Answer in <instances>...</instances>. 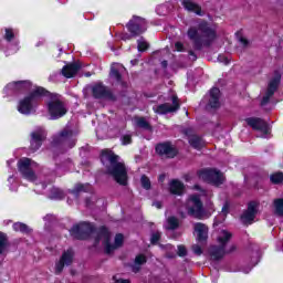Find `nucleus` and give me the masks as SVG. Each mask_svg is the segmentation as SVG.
<instances>
[{"label": "nucleus", "mask_w": 283, "mask_h": 283, "mask_svg": "<svg viewBox=\"0 0 283 283\" xmlns=\"http://www.w3.org/2000/svg\"><path fill=\"white\" fill-rule=\"evenodd\" d=\"M227 213H229V205L226 203L223 207H222V211H221V216H227Z\"/></svg>", "instance_id": "47"}, {"label": "nucleus", "mask_w": 283, "mask_h": 283, "mask_svg": "<svg viewBox=\"0 0 283 283\" xmlns=\"http://www.w3.org/2000/svg\"><path fill=\"white\" fill-rule=\"evenodd\" d=\"M42 96H45V88L41 86H34L31 90V93L19 102L18 112L24 116L34 114V112H36V107H39V101Z\"/></svg>", "instance_id": "4"}, {"label": "nucleus", "mask_w": 283, "mask_h": 283, "mask_svg": "<svg viewBox=\"0 0 283 283\" xmlns=\"http://www.w3.org/2000/svg\"><path fill=\"white\" fill-rule=\"evenodd\" d=\"M274 212L276 216H283V198L274 200Z\"/></svg>", "instance_id": "36"}, {"label": "nucleus", "mask_w": 283, "mask_h": 283, "mask_svg": "<svg viewBox=\"0 0 283 283\" xmlns=\"http://www.w3.org/2000/svg\"><path fill=\"white\" fill-rule=\"evenodd\" d=\"M156 151L165 158H174L177 154L176 148L169 143L159 144L156 146Z\"/></svg>", "instance_id": "21"}, {"label": "nucleus", "mask_w": 283, "mask_h": 283, "mask_svg": "<svg viewBox=\"0 0 283 283\" xmlns=\"http://www.w3.org/2000/svg\"><path fill=\"white\" fill-rule=\"evenodd\" d=\"M130 63H132V65H136L137 61L136 60H132Z\"/></svg>", "instance_id": "56"}, {"label": "nucleus", "mask_w": 283, "mask_h": 283, "mask_svg": "<svg viewBox=\"0 0 283 283\" xmlns=\"http://www.w3.org/2000/svg\"><path fill=\"white\" fill-rule=\"evenodd\" d=\"M193 235L197 242L205 243L209 239V227L202 222L193 223Z\"/></svg>", "instance_id": "16"}, {"label": "nucleus", "mask_w": 283, "mask_h": 283, "mask_svg": "<svg viewBox=\"0 0 283 283\" xmlns=\"http://www.w3.org/2000/svg\"><path fill=\"white\" fill-rule=\"evenodd\" d=\"M248 125L252 127L253 129H256L258 132H262L266 136L269 132H271V128L269 127V124L266 122L260 119V118H248L247 119Z\"/></svg>", "instance_id": "19"}, {"label": "nucleus", "mask_w": 283, "mask_h": 283, "mask_svg": "<svg viewBox=\"0 0 283 283\" xmlns=\"http://www.w3.org/2000/svg\"><path fill=\"white\" fill-rule=\"evenodd\" d=\"M34 86L30 81H17L7 84L4 87V93L7 96H13V94H19L20 92H32Z\"/></svg>", "instance_id": "10"}, {"label": "nucleus", "mask_w": 283, "mask_h": 283, "mask_svg": "<svg viewBox=\"0 0 283 283\" xmlns=\"http://www.w3.org/2000/svg\"><path fill=\"white\" fill-rule=\"evenodd\" d=\"M46 108L52 120L63 118L67 114V106L59 94H51L46 99Z\"/></svg>", "instance_id": "6"}, {"label": "nucleus", "mask_w": 283, "mask_h": 283, "mask_svg": "<svg viewBox=\"0 0 283 283\" xmlns=\"http://www.w3.org/2000/svg\"><path fill=\"white\" fill-rule=\"evenodd\" d=\"M74 261V251L72 249L66 250L60 261L55 264V273H61L65 266H70Z\"/></svg>", "instance_id": "18"}, {"label": "nucleus", "mask_w": 283, "mask_h": 283, "mask_svg": "<svg viewBox=\"0 0 283 283\" xmlns=\"http://www.w3.org/2000/svg\"><path fill=\"white\" fill-rule=\"evenodd\" d=\"M8 182H9V184L14 182V177H13V176L9 177V178H8Z\"/></svg>", "instance_id": "54"}, {"label": "nucleus", "mask_w": 283, "mask_h": 283, "mask_svg": "<svg viewBox=\"0 0 283 283\" xmlns=\"http://www.w3.org/2000/svg\"><path fill=\"white\" fill-rule=\"evenodd\" d=\"M189 59H190V61H196V59H198V56H196L192 51H189Z\"/></svg>", "instance_id": "51"}, {"label": "nucleus", "mask_w": 283, "mask_h": 283, "mask_svg": "<svg viewBox=\"0 0 283 283\" xmlns=\"http://www.w3.org/2000/svg\"><path fill=\"white\" fill-rule=\"evenodd\" d=\"M18 32L14 29L7 28L4 29V41L7 43H11V41H14Z\"/></svg>", "instance_id": "31"}, {"label": "nucleus", "mask_w": 283, "mask_h": 283, "mask_svg": "<svg viewBox=\"0 0 283 283\" xmlns=\"http://www.w3.org/2000/svg\"><path fill=\"white\" fill-rule=\"evenodd\" d=\"M216 24L201 22L198 29L191 27L188 30V38L195 44L196 50H201L202 48H209L216 41Z\"/></svg>", "instance_id": "2"}, {"label": "nucleus", "mask_w": 283, "mask_h": 283, "mask_svg": "<svg viewBox=\"0 0 283 283\" xmlns=\"http://www.w3.org/2000/svg\"><path fill=\"white\" fill-rule=\"evenodd\" d=\"M53 145H62V147L72 149V147L76 145V133L70 128H64L57 136L54 137Z\"/></svg>", "instance_id": "9"}, {"label": "nucleus", "mask_w": 283, "mask_h": 283, "mask_svg": "<svg viewBox=\"0 0 283 283\" xmlns=\"http://www.w3.org/2000/svg\"><path fill=\"white\" fill-rule=\"evenodd\" d=\"M175 50L177 52H185V45L182 44V42L175 43Z\"/></svg>", "instance_id": "44"}, {"label": "nucleus", "mask_w": 283, "mask_h": 283, "mask_svg": "<svg viewBox=\"0 0 283 283\" xmlns=\"http://www.w3.org/2000/svg\"><path fill=\"white\" fill-rule=\"evenodd\" d=\"M154 207H156L157 209H163V203L160 201H155Z\"/></svg>", "instance_id": "52"}, {"label": "nucleus", "mask_w": 283, "mask_h": 283, "mask_svg": "<svg viewBox=\"0 0 283 283\" xmlns=\"http://www.w3.org/2000/svg\"><path fill=\"white\" fill-rule=\"evenodd\" d=\"M10 163H12V160L8 161V165H10Z\"/></svg>", "instance_id": "60"}, {"label": "nucleus", "mask_w": 283, "mask_h": 283, "mask_svg": "<svg viewBox=\"0 0 283 283\" xmlns=\"http://www.w3.org/2000/svg\"><path fill=\"white\" fill-rule=\"evenodd\" d=\"M125 72V66L119 63H114L111 66V80L113 83H120L123 85V73Z\"/></svg>", "instance_id": "20"}, {"label": "nucleus", "mask_w": 283, "mask_h": 283, "mask_svg": "<svg viewBox=\"0 0 283 283\" xmlns=\"http://www.w3.org/2000/svg\"><path fill=\"white\" fill-rule=\"evenodd\" d=\"M13 230L20 231V233H30V227L22 222L13 223Z\"/></svg>", "instance_id": "34"}, {"label": "nucleus", "mask_w": 283, "mask_h": 283, "mask_svg": "<svg viewBox=\"0 0 283 283\" xmlns=\"http://www.w3.org/2000/svg\"><path fill=\"white\" fill-rule=\"evenodd\" d=\"M1 43H3V41H0V50H3V46H1Z\"/></svg>", "instance_id": "58"}, {"label": "nucleus", "mask_w": 283, "mask_h": 283, "mask_svg": "<svg viewBox=\"0 0 283 283\" xmlns=\"http://www.w3.org/2000/svg\"><path fill=\"white\" fill-rule=\"evenodd\" d=\"M177 253L180 258H185V255H187V248H185V245H178Z\"/></svg>", "instance_id": "41"}, {"label": "nucleus", "mask_w": 283, "mask_h": 283, "mask_svg": "<svg viewBox=\"0 0 283 283\" xmlns=\"http://www.w3.org/2000/svg\"><path fill=\"white\" fill-rule=\"evenodd\" d=\"M135 125H137V127H142V129H151V126H149V123L144 117L135 118Z\"/></svg>", "instance_id": "35"}, {"label": "nucleus", "mask_w": 283, "mask_h": 283, "mask_svg": "<svg viewBox=\"0 0 283 283\" xmlns=\"http://www.w3.org/2000/svg\"><path fill=\"white\" fill-rule=\"evenodd\" d=\"M45 129L39 127L31 133V151H36L43 145Z\"/></svg>", "instance_id": "17"}, {"label": "nucleus", "mask_w": 283, "mask_h": 283, "mask_svg": "<svg viewBox=\"0 0 283 283\" xmlns=\"http://www.w3.org/2000/svg\"><path fill=\"white\" fill-rule=\"evenodd\" d=\"M192 251L196 255H202V248L198 244L192 245Z\"/></svg>", "instance_id": "43"}, {"label": "nucleus", "mask_w": 283, "mask_h": 283, "mask_svg": "<svg viewBox=\"0 0 283 283\" xmlns=\"http://www.w3.org/2000/svg\"><path fill=\"white\" fill-rule=\"evenodd\" d=\"M188 140L189 145L193 147V149H202V147H205V140H202L198 135L188 137Z\"/></svg>", "instance_id": "28"}, {"label": "nucleus", "mask_w": 283, "mask_h": 283, "mask_svg": "<svg viewBox=\"0 0 283 283\" xmlns=\"http://www.w3.org/2000/svg\"><path fill=\"white\" fill-rule=\"evenodd\" d=\"M232 238L231 232L228 230H220L217 235V242L219 245H211L209 249V255L211 260H222L223 255L235 251V245H228Z\"/></svg>", "instance_id": "5"}, {"label": "nucleus", "mask_w": 283, "mask_h": 283, "mask_svg": "<svg viewBox=\"0 0 283 283\" xmlns=\"http://www.w3.org/2000/svg\"><path fill=\"white\" fill-rule=\"evenodd\" d=\"M195 190L197 192L192 193L188 198L186 209L188 211V216H192V218H197V220H205L207 214L205 213V207L202 206L201 198H211L212 193L200 188V186H195Z\"/></svg>", "instance_id": "3"}, {"label": "nucleus", "mask_w": 283, "mask_h": 283, "mask_svg": "<svg viewBox=\"0 0 283 283\" xmlns=\"http://www.w3.org/2000/svg\"><path fill=\"white\" fill-rule=\"evenodd\" d=\"M199 178L201 180H205L206 182H210V185H214L216 187H219V185H222V182H224V175L213 169L201 170L199 172Z\"/></svg>", "instance_id": "12"}, {"label": "nucleus", "mask_w": 283, "mask_h": 283, "mask_svg": "<svg viewBox=\"0 0 283 283\" xmlns=\"http://www.w3.org/2000/svg\"><path fill=\"white\" fill-rule=\"evenodd\" d=\"M281 80H282V75L279 73V71H275L273 73L272 78L270 80L268 90L265 91V93L263 95L261 105H266V103H269V101L271 99V96H273V94H275V91L277 90V85H280Z\"/></svg>", "instance_id": "14"}, {"label": "nucleus", "mask_w": 283, "mask_h": 283, "mask_svg": "<svg viewBox=\"0 0 283 283\" xmlns=\"http://www.w3.org/2000/svg\"><path fill=\"white\" fill-rule=\"evenodd\" d=\"M170 192L175 193L176 196H182L185 191V185L178 180H172L169 184Z\"/></svg>", "instance_id": "27"}, {"label": "nucleus", "mask_w": 283, "mask_h": 283, "mask_svg": "<svg viewBox=\"0 0 283 283\" xmlns=\"http://www.w3.org/2000/svg\"><path fill=\"white\" fill-rule=\"evenodd\" d=\"M38 169L39 164L30 158H21L18 161V170L20 171L22 178L29 180V182H34V180H36Z\"/></svg>", "instance_id": "7"}, {"label": "nucleus", "mask_w": 283, "mask_h": 283, "mask_svg": "<svg viewBox=\"0 0 283 283\" xmlns=\"http://www.w3.org/2000/svg\"><path fill=\"white\" fill-rule=\"evenodd\" d=\"M109 230L107 228H101L96 238V244H103L105 247L106 253H112L118 247H123L124 237L123 234H116L115 243L112 245L109 244Z\"/></svg>", "instance_id": "8"}, {"label": "nucleus", "mask_w": 283, "mask_h": 283, "mask_svg": "<svg viewBox=\"0 0 283 283\" xmlns=\"http://www.w3.org/2000/svg\"><path fill=\"white\" fill-rule=\"evenodd\" d=\"M240 43L244 46V48H247L248 45H249V40H247V38H240Z\"/></svg>", "instance_id": "48"}, {"label": "nucleus", "mask_w": 283, "mask_h": 283, "mask_svg": "<svg viewBox=\"0 0 283 283\" xmlns=\"http://www.w3.org/2000/svg\"><path fill=\"white\" fill-rule=\"evenodd\" d=\"M244 273H251V268L243 271Z\"/></svg>", "instance_id": "57"}, {"label": "nucleus", "mask_w": 283, "mask_h": 283, "mask_svg": "<svg viewBox=\"0 0 283 283\" xmlns=\"http://www.w3.org/2000/svg\"><path fill=\"white\" fill-rule=\"evenodd\" d=\"M181 6L188 12H193L195 14H198L199 17H202V9L200 8V6L196 4V2H193L191 0H182Z\"/></svg>", "instance_id": "25"}, {"label": "nucleus", "mask_w": 283, "mask_h": 283, "mask_svg": "<svg viewBox=\"0 0 283 283\" xmlns=\"http://www.w3.org/2000/svg\"><path fill=\"white\" fill-rule=\"evenodd\" d=\"M94 233V226L92 223L82 222L73 226L70 230V234L77 240H85V238H90Z\"/></svg>", "instance_id": "11"}, {"label": "nucleus", "mask_w": 283, "mask_h": 283, "mask_svg": "<svg viewBox=\"0 0 283 283\" xmlns=\"http://www.w3.org/2000/svg\"><path fill=\"white\" fill-rule=\"evenodd\" d=\"M218 61L220 63H224L226 65H228V63H229V59L224 57V55H219Z\"/></svg>", "instance_id": "46"}, {"label": "nucleus", "mask_w": 283, "mask_h": 283, "mask_svg": "<svg viewBox=\"0 0 283 283\" xmlns=\"http://www.w3.org/2000/svg\"><path fill=\"white\" fill-rule=\"evenodd\" d=\"M101 160L106 165L107 174L113 176L118 185H127V168L120 157L115 155L114 151L105 149L102 151Z\"/></svg>", "instance_id": "1"}, {"label": "nucleus", "mask_w": 283, "mask_h": 283, "mask_svg": "<svg viewBox=\"0 0 283 283\" xmlns=\"http://www.w3.org/2000/svg\"><path fill=\"white\" fill-rule=\"evenodd\" d=\"M113 280L115 281V283H129L128 280L116 279V276H114Z\"/></svg>", "instance_id": "50"}, {"label": "nucleus", "mask_w": 283, "mask_h": 283, "mask_svg": "<svg viewBox=\"0 0 283 283\" xmlns=\"http://www.w3.org/2000/svg\"><path fill=\"white\" fill-rule=\"evenodd\" d=\"M127 28L132 36H138L139 34L147 32V21L140 17H133L128 22Z\"/></svg>", "instance_id": "13"}, {"label": "nucleus", "mask_w": 283, "mask_h": 283, "mask_svg": "<svg viewBox=\"0 0 283 283\" xmlns=\"http://www.w3.org/2000/svg\"><path fill=\"white\" fill-rule=\"evenodd\" d=\"M158 240H160V234H159V232H156L151 235L150 242H151V244H156V242H158Z\"/></svg>", "instance_id": "45"}, {"label": "nucleus", "mask_w": 283, "mask_h": 283, "mask_svg": "<svg viewBox=\"0 0 283 283\" xmlns=\"http://www.w3.org/2000/svg\"><path fill=\"white\" fill-rule=\"evenodd\" d=\"M122 41H129V39H132V35L124 33L120 35Z\"/></svg>", "instance_id": "49"}, {"label": "nucleus", "mask_w": 283, "mask_h": 283, "mask_svg": "<svg viewBox=\"0 0 283 283\" xmlns=\"http://www.w3.org/2000/svg\"><path fill=\"white\" fill-rule=\"evenodd\" d=\"M208 105L212 109H217V107H220V88L214 87L210 91V98Z\"/></svg>", "instance_id": "26"}, {"label": "nucleus", "mask_w": 283, "mask_h": 283, "mask_svg": "<svg viewBox=\"0 0 283 283\" xmlns=\"http://www.w3.org/2000/svg\"><path fill=\"white\" fill-rule=\"evenodd\" d=\"M6 251V234L0 232V255Z\"/></svg>", "instance_id": "40"}, {"label": "nucleus", "mask_w": 283, "mask_h": 283, "mask_svg": "<svg viewBox=\"0 0 283 283\" xmlns=\"http://www.w3.org/2000/svg\"><path fill=\"white\" fill-rule=\"evenodd\" d=\"M180 103H178V96L172 95L171 103H165L161 105L154 106L155 114H171L178 112Z\"/></svg>", "instance_id": "15"}, {"label": "nucleus", "mask_w": 283, "mask_h": 283, "mask_svg": "<svg viewBox=\"0 0 283 283\" xmlns=\"http://www.w3.org/2000/svg\"><path fill=\"white\" fill-rule=\"evenodd\" d=\"M91 90L94 98H109L112 96V93H109V90H107V87H105L101 83L94 84L91 87Z\"/></svg>", "instance_id": "23"}, {"label": "nucleus", "mask_w": 283, "mask_h": 283, "mask_svg": "<svg viewBox=\"0 0 283 283\" xmlns=\"http://www.w3.org/2000/svg\"><path fill=\"white\" fill-rule=\"evenodd\" d=\"M179 224L180 222L178 221V218L169 217L167 219L166 229H170V230L178 229Z\"/></svg>", "instance_id": "32"}, {"label": "nucleus", "mask_w": 283, "mask_h": 283, "mask_svg": "<svg viewBox=\"0 0 283 283\" xmlns=\"http://www.w3.org/2000/svg\"><path fill=\"white\" fill-rule=\"evenodd\" d=\"M132 143V135H124L122 137V145H129Z\"/></svg>", "instance_id": "42"}, {"label": "nucleus", "mask_w": 283, "mask_h": 283, "mask_svg": "<svg viewBox=\"0 0 283 283\" xmlns=\"http://www.w3.org/2000/svg\"><path fill=\"white\" fill-rule=\"evenodd\" d=\"M19 51V46L15 44V45H13V49H12V54H14L15 52H18Z\"/></svg>", "instance_id": "53"}, {"label": "nucleus", "mask_w": 283, "mask_h": 283, "mask_svg": "<svg viewBox=\"0 0 283 283\" xmlns=\"http://www.w3.org/2000/svg\"><path fill=\"white\" fill-rule=\"evenodd\" d=\"M256 213H258V202L252 201L249 203L248 210L243 212V214L241 216L242 222H244L245 224H249V222H253Z\"/></svg>", "instance_id": "22"}, {"label": "nucleus", "mask_w": 283, "mask_h": 283, "mask_svg": "<svg viewBox=\"0 0 283 283\" xmlns=\"http://www.w3.org/2000/svg\"><path fill=\"white\" fill-rule=\"evenodd\" d=\"M143 189L149 190L151 189V181L147 178V176L143 175L140 178Z\"/></svg>", "instance_id": "39"}, {"label": "nucleus", "mask_w": 283, "mask_h": 283, "mask_svg": "<svg viewBox=\"0 0 283 283\" xmlns=\"http://www.w3.org/2000/svg\"><path fill=\"white\" fill-rule=\"evenodd\" d=\"M49 198L51 200H63V198H65V192L59 188H51L49 191Z\"/></svg>", "instance_id": "29"}, {"label": "nucleus", "mask_w": 283, "mask_h": 283, "mask_svg": "<svg viewBox=\"0 0 283 283\" xmlns=\"http://www.w3.org/2000/svg\"><path fill=\"white\" fill-rule=\"evenodd\" d=\"M81 191H92V186L90 184H78L75 186L73 195L76 196V193H81Z\"/></svg>", "instance_id": "33"}, {"label": "nucleus", "mask_w": 283, "mask_h": 283, "mask_svg": "<svg viewBox=\"0 0 283 283\" xmlns=\"http://www.w3.org/2000/svg\"><path fill=\"white\" fill-rule=\"evenodd\" d=\"M167 248H168V249H170V248H171V245H167Z\"/></svg>", "instance_id": "61"}, {"label": "nucleus", "mask_w": 283, "mask_h": 283, "mask_svg": "<svg viewBox=\"0 0 283 283\" xmlns=\"http://www.w3.org/2000/svg\"><path fill=\"white\" fill-rule=\"evenodd\" d=\"M17 190V188H11V191H15Z\"/></svg>", "instance_id": "59"}, {"label": "nucleus", "mask_w": 283, "mask_h": 283, "mask_svg": "<svg viewBox=\"0 0 283 283\" xmlns=\"http://www.w3.org/2000/svg\"><path fill=\"white\" fill-rule=\"evenodd\" d=\"M145 262H147V258H145V255L139 254L135 258V263L133 264V271L134 273H138V271H140V265L145 264Z\"/></svg>", "instance_id": "30"}, {"label": "nucleus", "mask_w": 283, "mask_h": 283, "mask_svg": "<svg viewBox=\"0 0 283 283\" xmlns=\"http://www.w3.org/2000/svg\"><path fill=\"white\" fill-rule=\"evenodd\" d=\"M163 67H167V61L161 62Z\"/></svg>", "instance_id": "55"}, {"label": "nucleus", "mask_w": 283, "mask_h": 283, "mask_svg": "<svg viewBox=\"0 0 283 283\" xmlns=\"http://www.w3.org/2000/svg\"><path fill=\"white\" fill-rule=\"evenodd\" d=\"M78 70H81V64L80 63H72L65 65L61 73L64 75L65 78H73V76H76L78 73Z\"/></svg>", "instance_id": "24"}, {"label": "nucleus", "mask_w": 283, "mask_h": 283, "mask_svg": "<svg viewBox=\"0 0 283 283\" xmlns=\"http://www.w3.org/2000/svg\"><path fill=\"white\" fill-rule=\"evenodd\" d=\"M149 48V43L146 42L145 38L137 40V50L139 52H145Z\"/></svg>", "instance_id": "38"}, {"label": "nucleus", "mask_w": 283, "mask_h": 283, "mask_svg": "<svg viewBox=\"0 0 283 283\" xmlns=\"http://www.w3.org/2000/svg\"><path fill=\"white\" fill-rule=\"evenodd\" d=\"M270 180L273 182V185H280L283 181V174L274 172L271 175Z\"/></svg>", "instance_id": "37"}]
</instances>
